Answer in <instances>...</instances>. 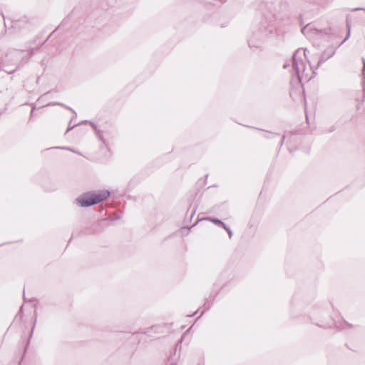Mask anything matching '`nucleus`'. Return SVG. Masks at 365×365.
<instances>
[{"label": "nucleus", "instance_id": "1", "mask_svg": "<svg viewBox=\"0 0 365 365\" xmlns=\"http://www.w3.org/2000/svg\"><path fill=\"white\" fill-rule=\"evenodd\" d=\"M274 19L273 14L264 15L259 22L252 26L247 39L251 49H261L262 43L274 34Z\"/></svg>", "mask_w": 365, "mask_h": 365}, {"label": "nucleus", "instance_id": "2", "mask_svg": "<svg viewBox=\"0 0 365 365\" xmlns=\"http://www.w3.org/2000/svg\"><path fill=\"white\" fill-rule=\"evenodd\" d=\"M110 195V193L108 190L101 191L98 192H87L83 193L76 198V202L81 207H87L106 200Z\"/></svg>", "mask_w": 365, "mask_h": 365}, {"label": "nucleus", "instance_id": "3", "mask_svg": "<svg viewBox=\"0 0 365 365\" xmlns=\"http://www.w3.org/2000/svg\"><path fill=\"white\" fill-rule=\"evenodd\" d=\"M302 51L300 49L297 50L292 58V76H296L297 80L302 82L303 80H308L309 78L305 72V63L302 58Z\"/></svg>", "mask_w": 365, "mask_h": 365}, {"label": "nucleus", "instance_id": "4", "mask_svg": "<svg viewBox=\"0 0 365 365\" xmlns=\"http://www.w3.org/2000/svg\"><path fill=\"white\" fill-rule=\"evenodd\" d=\"M301 31L308 38H317L324 35H329L331 32V29H319L314 24H308L301 29Z\"/></svg>", "mask_w": 365, "mask_h": 365}, {"label": "nucleus", "instance_id": "5", "mask_svg": "<svg viewBox=\"0 0 365 365\" xmlns=\"http://www.w3.org/2000/svg\"><path fill=\"white\" fill-rule=\"evenodd\" d=\"M336 52V49L333 46H329L325 49L320 56L319 60L315 67L311 66L312 72L316 74L315 70H317L324 62L332 57Z\"/></svg>", "mask_w": 365, "mask_h": 365}, {"label": "nucleus", "instance_id": "6", "mask_svg": "<svg viewBox=\"0 0 365 365\" xmlns=\"http://www.w3.org/2000/svg\"><path fill=\"white\" fill-rule=\"evenodd\" d=\"M83 123H89L91 125V126L93 128V129L95 130V131H96V135H97V136L99 138V139H100V140H103V141L104 142V140H103V136H102V135L101 134L100 130L97 129V126L96 125V124H94V123H92V122H89V121H88V120H85V121H83Z\"/></svg>", "mask_w": 365, "mask_h": 365}, {"label": "nucleus", "instance_id": "7", "mask_svg": "<svg viewBox=\"0 0 365 365\" xmlns=\"http://www.w3.org/2000/svg\"><path fill=\"white\" fill-rule=\"evenodd\" d=\"M207 220H209L212 222H213L214 224L217 225H219V226H221V225L222 224V221L217 219V218H213V217H207L206 218Z\"/></svg>", "mask_w": 365, "mask_h": 365}, {"label": "nucleus", "instance_id": "8", "mask_svg": "<svg viewBox=\"0 0 365 365\" xmlns=\"http://www.w3.org/2000/svg\"><path fill=\"white\" fill-rule=\"evenodd\" d=\"M22 53L23 51H14L13 53H11V54L16 58H21L23 59L24 57L22 56Z\"/></svg>", "mask_w": 365, "mask_h": 365}, {"label": "nucleus", "instance_id": "9", "mask_svg": "<svg viewBox=\"0 0 365 365\" xmlns=\"http://www.w3.org/2000/svg\"><path fill=\"white\" fill-rule=\"evenodd\" d=\"M278 135H279L277 134V133H267L264 135V138H274L275 136H278Z\"/></svg>", "mask_w": 365, "mask_h": 365}, {"label": "nucleus", "instance_id": "10", "mask_svg": "<svg viewBox=\"0 0 365 365\" xmlns=\"http://www.w3.org/2000/svg\"><path fill=\"white\" fill-rule=\"evenodd\" d=\"M346 26L348 27V33H347L346 38L344 39V41L341 42V43H344L350 36V26L348 22L346 23Z\"/></svg>", "mask_w": 365, "mask_h": 365}, {"label": "nucleus", "instance_id": "11", "mask_svg": "<svg viewBox=\"0 0 365 365\" xmlns=\"http://www.w3.org/2000/svg\"><path fill=\"white\" fill-rule=\"evenodd\" d=\"M352 327V325L349 324L348 322H344V324L342 325V329H346V328H351Z\"/></svg>", "mask_w": 365, "mask_h": 365}, {"label": "nucleus", "instance_id": "12", "mask_svg": "<svg viewBox=\"0 0 365 365\" xmlns=\"http://www.w3.org/2000/svg\"><path fill=\"white\" fill-rule=\"evenodd\" d=\"M362 62H363V68H362V75H365V58H362Z\"/></svg>", "mask_w": 365, "mask_h": 365}, {"label": "nucleus", "instance_id": "13", "mask_svg": "<svg viewBox=\"0 0 365 365\" xmlns=\"http://www.w3.org/2000/svg\"><path fill=\"white\" fill-rule=\"evenodd\" d=\"M71 122H70V123L68 125V127L67 128L66 133H68V131L71 130L74 127L76 126V125H71Z\"/></svg>", "mask_w": 365, "mask_h": 365}, {"label": "nucleus", "instance_id": "14", "mask_svg": "<svg viewBox=\"0 0 365 365\" xmlns=\"http://www.w3.org/2000/svg\"><path fill=\"white\" fill-rule=\"evenodd\" d=\"M284 139H285V136H284V135H283V136L282 137V139H281L280 142H279V146H280V147H282V145H283V143H284Z\"/></svg>", "mask_w": 365, "mask_h": 365}, {"label": "nucleus", "instance_id": "15", "mask_svg": "<svg viewBox=\"0 0 365 365\" xmlns=\"http://www.w3.org/2000/svg\"><path fill=\"white\" fill-rule=\"evenodd\" d=\"M226 231H227V232L228 233L230 238H231V237L232 236V230H230V228L227 229V230H226Z\"/></svg>", "mask_w": 365, "mask_h": 365}, {"label": "nucleus", "instance_id": "16", "mask_svg": "<svg viewBox=\"0 0 365 365\" xmlns=\"http://www.w3.org/2000/svg\"><path fill=\"white\" fill-rule=\"evenodd\" d=\"M5 71L8 73H13L15 71V69L10 70V68L6 69Z\"/></svg>", "mask_w": 365, "mask_h": 365}, {"label": "nucleus", "instance_id": "17", "mask_svg": "<svg viewBox=\"0 0 365 365\" xmlns=\"http://www.w3.org/2000/svg\"><path fill=\"white\" fill-rule=\"evenodd\" d=\"M5 71L8 73H13L15 71V69L10 70V68L6 69Z\"/></svg>", "mask_w": 365, "mask_h": 365}, {"label": "nucleus", "instance_id": "18", "mask_svg": "<svg viewBox=\"0 0 365 365\" xmlns=\"http://www.w3.org/2000/svg\"><path fill=\"white\" fill-rule=\"evenodd\" d=\"M221 227H222L225 230H227V229L230 228L225 223H224L222 222V224L221 225Z\"/></svg>", "mask_w": 365, "mask_h": 365}, {"label": "nucleus", "instance_id": "19", "mask_svg": "<svg viewBox=\"0 0 365 365\" xmlns=\"http://www.w3.org/2000/svg\"><path fill=\"white\" fill-rule=\"evenodd\" d=\"M359 9L365 11V9H364V8H356L354 10H359Z\"/></svg>", "mask_w": 365, "mask_h": 365}, {"label": "nucleus", "instance_id": "20", "mask_svg": "<svg viewBox=\"0 0 365 365\" xmlns=\"http://www.w3.org/2000/svg\"><path fill=\"white\" fill-rule=\"evenodd\" d=\"M288 66H289V64H287V63H284V66H283V67H284V68H287V67H288Z\"/></svg>", "mask_w": 365, "mask_h": 365}, {"label": "nucleus", "instance_id": "21", "mask_svg": "<svg viewBox=\"0 0 365 365\" xmlns=\"http://www.w3.org/2000/svg\"><path fill=\"white\" fill-rule=\"evenodd\" d=\"M22 309H23V305L21 307L20 310H19V314H19L21 313V312L22 311Z\"/></svg>", "mask_w": 365, "mask_h": 365}, {"label": "nucleus", "instance_id": "22", "mask_svg": "<svg viewBox=\"0 0 365 365\" xmlns=\"http://www.w3.org/2000/svg\"><path fill=\"white\" fill-rule=\"evenodd\" d=\"M56 148H59V149H65V150H66V149H67L66 148H63V147H57Z\"/></svg>", "mask_w": 365, "mask_h": 365}, {"label": "nucleus", "instance_id": "23", "mask_svg": "<svg viewBox=\"0 0 365 365\" xmlns=\"http://www.w3.org/2000/svg\"><path fill=\"white\" fill-rule=\"evenodd\" d=\"M306 51H307V49H304V51H303L304 56H306Z\"/></svg>", "mask_w": 365, "mask_h": 365}, {"label": "nucleus", "instance_id": "24", "mask_svg": "<svg viewBox=\"0 0 365 365\" xmlns=\"http://www.w3.org/2000/svg\"><path fill=\"white\" fill-rule=\"evenodd\" d=\"M34 329V327L32 328V329H31V334H30V336H31V335H32V334H33Z\"/></svg>", "mask_w": 365, "mask_h": 365}, {"label": "nucleus", "instance_id": "25", "mask_svg": "<svg viewBox=\"0 0 365 365\" xmlns=\"http://www.w3.org/2000/svg\"><path fill=\"white\" fill-rule=\"evenodd\" d=\"M172 365H175V364H172Z\"/></svg>", "mask_w": 365, "mask_h": 365}]
</instances>
